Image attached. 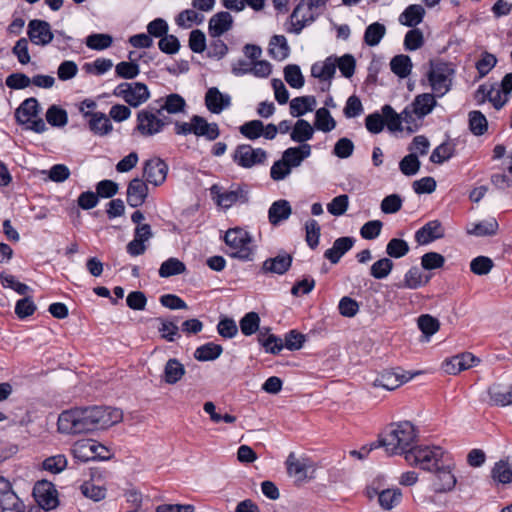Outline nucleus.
<instances>
[{
	"instance_id": "nucleus-12",
	"label": "nucleus",
	"mask_w": 512,
	"mask_h": 512,
	"mask_svg": "<svg viewBox=\"0 0 512 512\" xmlns=\"http://www.w3.org/2000/svg\"><path fill=\"white\" fill-rule=\"evenodd\" d=\"M25 511V504L13 491L10 481L0 476V512Z\"/></svg>"
},
{
	"instance_id": "nucleus-59",
	"label": "nucleus",
	"mask_w": 512,
	"mask_h": 512,
	"mask_svg": "<svg viewBox=\"0 0 512 512\" xmlns=\"http://www.w3.org/2000/svg\"><path fill=\"white\" fill-rule=\"evenodd\" d=\"M393 266L391 259L381 258L372 264L370 274L375 279H384L391 273Z\"/></svg>"
},
{
	"instance_id": "nucleus-21",
	"label": "nucleus",
	"mask_w": 512,
	"mask_h": 512,
	"mask_svg": "<svg viewBox=\"0 0 512 512\" xmlns=\"http://www.w3.org/2000/svg\"><path fill=\"white\" fill-rule=\"evenodd\" d=\"M127 203L133 208L144 204L148 197V186L140 178H133L127 186Z\"/></svg>"
},
{
	"instance_id": "nucleus-10",
	"label": "nucleus",
	"mask_w": 512,
	"mask_h": 512,
	"mask_svg": "<svg viewBox=\"0 0 512 512\" xmlns=\"http://www.w3.org/2000/svg\"><path fill=\"white\" fill-rule=\"evenodd\" d=\"M210 191L216 203L224 209H228L234 204H245L249 200L248 190L242 185H233L225 191H222L219 186L213 185Z\"/></svg>"
},
{
	"instance_id": "nucleus-20",
	"label": "nucleus",
	"mask_w": 512,
	"mask_h": 512,
	"mask_svg": "<svg viewBox=\"0 0 512 512\" xmlns=\"http://www.w3.org/2000/svg\"><path fill=\"white\" fill-rule=\"evenodd\" d=\"M155 103L157 106L155 107V111L158 115L163 116V112H167L168 114H179L185 112L186 109V101L185 99L177 94L172 93L165 97H161L156 100Z\"/></svg>"
},
{
	"instance_id": "nucleus-7",
	"label": "nucleus",
	"mask_w": 512,
	"mask_h": 512,
	"mask_svg": "<svg viewBox=\"0 0 512 512\" xmlns=\"http://www.w3.org/2000/svg\"><path fill=\"white\" fill-rule=\"evenodd\" d=\"M311 4V0H301L297 4L290 15L286 28L287 32L298 35L306 26L315 21L317 15L314 13V8L321 7L322 5Z\"/></svg>"
},
{
	"instance_id": "nucleus-49",
	"label": "nucleus",
	"mask_w": 512,
	"mask_h": 512,
	"mask_svg": "<svg viewBox=\"0 0 512 512\" xmlns=\"http://www.w3.org/2000/svg\"><path fill=\"white\" fill-rule=\"evenodd\" d=\"M386 33V28L383 24L375 22L370 24L364 33V41L368 46H376L380 43Z\"/></svg>"
},
{
	"instance_id": "nucleus-2",
	"label": "nucleus",
	"mask_w": 512,
	"mask_h": 512,
	"mask_svg": "<svg viewBox=\"0 0 512 512\" xmlns=\"http://www.w3.org/2000/svg\"><path fill=\"white\" fill-rule=\"evenodd\" d=\"M417 439L415 426L409 421H402L391 424L379 438V445L385 448L390 455L404 454Z\"/></svg>"
},
{
	"instance_id": "nucleus-34",
	"label": "nucleus",
	"mask_w": 512,
	"mask_h": 512,
	"mask_svg": "<svg viewBox=\"0 0 512 512\" xmlns=\"http://www.w3.org/2000/svg\"><path fill=\"white\" fill-rule=\"evenodd\" d=\"M336 72V61L334 56L326 58L323 62L314 63L311 67V75L320 81L331 82Z\"/></svg>"
},
{
	"instance_id": "nucleus-17",
	"label": "nucleus",
	"mask_w": 512,
	"mask_h": 512,
	"mask_svg": "<svg viewBox=\"0 0 512 512\" xmlns=\"http://www.w3.org/2000/svg\"><path fill=\"white\" fill-rule=\"evenodd\" d=\"M435 472L436 479L433 483L436 493H447L455 488L457 483L455 475L452 473V466L444 461Z\"/></svg>"
},
{
	"instance_id": "nucleus-38",
	"label": "nucleus",
	"mask_w": 512,
	"mask_h": 512,
	"mask_svg": "<svg viewBox=\"0 0 512 512\" xmlns=\"http://www.w3.org/2000/svg\"><path fill=\"white\" fill-rule=\"evenodd\" d=\"M269 54L278 61H282L289 56L290 47L287 43L285 36L274 35L269 42Z\"/></svg>"
},
{
	"instance_id": "nucleus-45",
	"label": "nucleus",
	"mask_w": 512,
	"mask_h": 512,
	"mask_svg": "<svg viewBox=\"0 0 512 512\" xmlns=\"http://www.w3.org/2000/svg\"><path fill=\"white\" fill-rule=\"evenodd\" d=\"M492 478L501 484H508L512 482V465L507 461L500 460L495 463L491 471Z\"/></svg>"
},
{
	"instance_id": "nucleus-1",
	"label": "nucleus",
	"mask_w": 512,
	"mask_h": 512,
	"mask_svg": "<svg viewBox=\"0 0 512 512\" xmlns=\"http://www.w3.org/2000/svg\"><path fill=\"white\" fill-rule=\"evenodd\" d=\"M123 418L120 409L104 406L80 407L63 411L57 421L58 431L64 434H81L107 429Z\"/></svg>"
},
{
	"instance_id": "nucleus-44",
	"label": "nucleus",
	"mask_w": 512,
	"mask_h": 512,
	"mask_svg": "<svg viewBox=\"0 0 512 512\" xmlns=\"http://www.w3.org/2000/svg\"><path fill=\"white\" fill-rule=\"evenodd\" d=\"M497 230L498 223L496 219L492 218L472 224L471 227L467 228V233L475 236H490L496 234Z\"/></svg>"
},
{
	"instance_id": "nucleus-3",
	"label": "nucleus",
	"mask_w": 512,
	"mask_h": 512,
	"mask_svg": "<svg viewBox=\"0 0 512 512\" xmlns=\"http://www.w3.org/2000/svg\"><path fill=\"white\" fill-rule=\"evenodd\" d=\"M445 451L439 446H415L406 452V461L421 469L433 472L445 460Z\"/></svg>"
},
{
	"instance_id": "nucleus-61",
	"label": "nucleus",
	"mask_w": 512,
	"mask_h": 512,
	"mask_svg": "<svg viewBox=\"0 0 512 512\" xmlns=\"http://www.w3.org/2000/svg\"><path fill=\"white\" fill-rule=\"evenodd\" d=\"M305 240L311 249H315L319 244L321 228L318 222L314 219H309L305 223Z\"/></svg>"
},
{
	"instance_id": "nucleus-63",
	"label": "nucleus",
	"mask_w": 512,
	"mask_h": 512,
	"mask_svg": "<svg viewBox=\"0 0 512 512\" xmlns=\"http://www.w3.org/2000/svg\"><path fill=\"white\" fill-rule=\"evenodd\" d=\"M336 68L338 67L345 78H351L355 72L356 61L351 54H345L341 57H334Z\"/></svg>"
},
{
	"instance_id": "nucleus-28",
	"label": "nucleus",
	"mask_w": 512,
	"mask_h": 512,
	"mask_svg": "<svg viewBox=\"0 0 512 512\" xmlns=\"http://www.w3.org/2000/svg\"><path fill=\"white\" fill-rule=\"evenodd\" d=\"M311 155V146L309 144H302L298 147H290L282 154V159L287 164L289 169L298 167L302 161Z\"/></svg>"
},
{
	"instance_id": "nucleus-25",
	"label": "nucleus",
	"mask_w": 512,
	"mask_h": 512,
	"mask_svg": "<svg viewBox=\"0 0 512 512\" xmlns=\"http://www.w3.org/2000/svg\"><path fill=\"white\" fill-rule=\"evenodd\" d=\"M193 134L197 137H204L208 141L217 139L220 130L217 123H208L207 120L199 115L192 116Z\"/></svg>"
},
{
	"instance_id": "nucleus-27",
	"label": "nucleus",
	"mask_w": 512,
	"mask_h": 512,
	"mask_svg": "<svg viewBox=\"0 0 512 512\" xmlns=\"http://www.w3.org/2000/svg\"><path fill=\"white\" fill-rule=\"evenodd\" d=\"M292 260V256L287 253L279 254L273 258H268L263 262L262 272L282 275L289 270Z\"/></svg>"
},
{
	"instance_id": "nucleus-55",
	"label": "nucleus",
	"mask_w": 512,
	"mask_h": 512,
	"mask_svg": "<svg viewBox=\"0 0 512 512\" xmlns=\"http://www.w3.org/2000/svg\"><path fill=\"white\" fill-rule=\"evenodd\" d=\"M421 163L418 155L414 152L409 153L399 162V169L405 176H413L418 173Z\"/></svg>"
},
{
	"instance_id": "nucleus-53",
	"label": "nucleus",
	"mask_w": 512,
	"mask_h": 512,
	"mask_svg": "<svg viewBox=\"0 0 512 512\" xmlns=\"http://www.w3.org/2000/svg\"><path fill=\"white\" fill-rule=\"evenodd\" d=\"M284 79L295 89H300L304 85V76L300 67L296 64H289L284 68Z\"/></svg>"
},
{
	"instance_id": "nucleus-22",
	"label": "nucleus",
	"mask_w": 512,
	"mask_h": 512,
	"mask_svg": "<svg viewBox=\"0 0 512 512\" xmlns=\"http://www.w3.org/2000/svg\"><path fill=\"white\" fill-rule=\"evenodd\" d=\"M205 105L211 113L220 114L231 105V98L221 93L218 88L211 87L205 94Z\"/></svg>"
},
{
	"instance_id": "nucleus-29",
	"label": "nucleus",
	"mask_w": 512,
	"mask_h": 512,
	"mask_svg": "<svg viewBox=\"0 0 512 512\" xmlns=\"http://www.w3.org/2000/svg\"><path fill=\"white\" fill-rule=\"evenodd\" d=\"M292 214V207L287 200L280 199L272 203L268 210V219L271 225L277 226L287 220Z\"/></svg>"
},
{
	"instance_id": "nucleus-19",
	"label": "nucleus",
	"mask_w": 512,
	"mask_h": 512,
	"mask_svg": "<svg viewBox=\"0 0 512 512\" xmlns=\"http://www.w3.org/2000/svg\"><path fill=\"white\" fill-rule=\"evenodd\" d=\"M445 230L439 220H431L415 232V241L419 245H427L443 238Z\"/></svg>"
},
{
	"instance_id": "nucleus-33",
	"label": "nucleus",
	"mask_w": 512,
	"mask_h": 512,
	"mask_svg": "<svg viewBox=\"0 0 512 512\" xmlns=\"http://www.w3.org/2000/svg\"><path fill=\"white\" fill-rule=\"evenodd\" d=\"M425 9L419 4L409 5L400 15L398 21L401 25L416 28L423 21Z\"/></svg>"
},
{
	"instance_id": "nucleus-43",
	"label": "nucleus",
	"mask_w": 512,
	"mask_h": 512,
	"mask_svg": "<svg viewBox=\"0 0 512 512\" xmlns=\"http://www.w3.org/2000/svg\"><path fill=\"white\" fill-rule=\"evenodd\" d=\"M385 124L391 132L402 131V122H404L403 111L398 114L390 105H384L381 109Z\"/></svg>"
},
{
	"instance_id": "nucleus-35",
	"label": "nucleus",
	"mask_w": 512,
	"mask_h": 512,
	"mask_svg": "<svg viewBox=\"0 0 512 512\" xmlns=\"http://www.w3.org/2000/svg\"><path fill=\"white\" fill-rule=\"evenodd\" d=\"M258 342L267 353L271 354H278L284 348L283 340L274 334H270L269 328L259 330Z\"/></svg>"
},
{
	"instance_id": "nucleus-36",
	"label": "nucleus",
	"mask_w": 512,
	"mask_h": 512,
	"mask_svg": "<svg viewBox=\"0 0 512 512\" xmlns=\"http://www.w3.org/2000/svg\"><path fill=\"white\" fill-rule=\"evenodd\" d=\"M272 66L266 60H259L252 63V67L239 68L232 66V73L236 76L253 74L256 77L265 78L271 74Z\"/></svg>"
},
{
	"instance_id": "nucleus-52",
	"label": "nucleus",
	"mask_w": 512,
	"mask_h": 512,
	"mask_svg": "<svg viewBox=\"0 0 512 512\" xmlns=\"http://www.w3.org/2000/svg\"><path fill=\"white\" fill-rule=\"evenodd\" d=\"M401 498L402 493L400 489H386L380 492L378 501L382 508L390 510L400 503Z\"/></svg>"
},
{
	"instance_id": "nucleus-57",
	"label": "nucleus",
	"mask_w": 512,
	"mask_h": 512,
	"mask_svg": "<svg viewBox=\"0 0 512 512\" xmlns=\"http://www.w3.org/2000/svg\"><path fill=\"white\" fill-rule=\"evenodd\" d=\"M418 327L428 341L430 336L435 334L440 327L439 321L431 315L425 314L418 318Z\"/></svg>"
},
{
	"instance_id": "nucleus-64",
	"label": "nucleus",
	"mask_w": 512,
	"mask_h": 512,
	"mask_svg": "<svg viewBox=\"0 0 512 512\" xmlns=\"http://www.w3.org/2000/svg\"><path fill=\"white\" fill-rule=\"evenodd\" d=\"M408 252L409 245L403 239L392 238L386 246V253L393 258H401L405 256Z\"/></svg>"
},
{
	"instance_id": "nucleus-26",
	"label": "nucleus",
	"mask_w": 512,
	"mask_h": 512,
	"mask_svg": "<svg viewBox=\"0 0 512 512\" xmlns=\"http://www.w3.org/2000/svg\"><path fill=\"white\" fill-rule=\"evenodd\" d=\"M354 243L355 239L353 237L345 236L337 238L333 246L325 251L324 257L332 264H337L341 257L354 246Z\"/></svg>"
},
{
	"instance_id": "nucleus-58",
	"label": "nucleus",
	"mask_w": 512,
	"mask_h": 512,
	"mask_svg": "<svg viewBox=\"0 0 512 512\" xmlns=\"http://www.w3.org/2000/svg\"><path fill=\"white\" fill-rule=\"evenodd\" d=\"M117 77L122 79H134L140 73V67L135 61H122L115 66Z\"/></svg>"
},
{
	"instance_id": "nucleus-16",
	"label": "nucleus",
	"mask_w": 512,
	"mask_h": 512,
	"mask_svg": "<svg viewBox=\"0 0 512 512\" xmlns=\"http://www.w3.org/2000/svg\"><path fill=\"white\" fill-rule=\"evenodd\" d=\"M475 98L479 102L489 100L496 109H500L509 100V95L498 84H484L477 89Z\"/></svg>"
},
{
	"instance_id": "nucleus-11",
	"label": "nucleus",
	"mask_w": 512,
	"mask_h": 512,
	"mask_svg": "<svg viewBox=\"0 0 512 512\" xmlns=\"http://www.w3.org/2000/svg\"><path fill=\"white\" fill-rule=\"evenodd\" d=\"M233 161L240 167L250 169L267 161V152L262 148H253L249 144L238 145L232 155Z\"/></svg>"
},
{
	"instance_id": "nucleus-32",
	"label": "nucleus",
	"mask_w": 512,
	"mask_h": 512,
	"mask_svg": "<svg viewBox=\"0 0 512 512\" xmlns=\"http://www.w3.org/2000/svg\"><path fill=\"white\" fill-rule=\"evenodd\" d=\"M39 113V103L35 98L24 100L15 111L16 121L21 124H28L31 119L37 117Z\"/></svg>"
},
{
	"instance_id": "nucleus-24",
	"label": "nucleus",
	"mask_w": 512,
	"mask_h": 512,
	"mask_svg": "<svg viewBox=\"0 0 512 512\" xmlns=\"http://www.w3.org/2000/svg\"><path fill=\"white\" fill-rule=\"evenodd\" d=\"M233 18L230 13L222 11L213 15L208 23L209 35L213 38H219L225 32L232 28Z\"/></svg>"
},
{
	"instance_id": "nucleus-54",
	"label": "nucleus",
	"mask_w": 512,
	"mask_h": 512,
	"mask_svg": "<svg viewBox=\"0 0 512 512\" xmlns=\"http://www.w3.org/2000/svg\"><path fill=\"white\" fill-rule=\"evenodd\" d=\"M47 122L54 127H64L68 122L66 110L57 105H52L46 112Z\"/></svg>"
},
{
	"instance_id": "nucleus-39",
	"label": "nucleus",
	"mask_w": 512,
	"mask_h": 512,
	"mask_svg": "<svg viewBox=\"0 0 512 512\" xmlns=\"http://www.w3.org/2000/svg\"><path fill=\"white\" fill-rule=\"evenodd\" d=\"M316 106L314 96H300L290 101V114L293 117H300L310 112Z\"/></svg>"
},
{
	"instance_id": "nucleus-42",
	"label": "nucleus",
	"mask_w": 512,
	"mask_h": 512,
	"mask_svg": "<svg viewBox=\"0 0 512 512\" xmlns=\"http://www.w3.org/2000/svg\"><path fill=\"white\" fill-rule=\"evenodd\" d=\"M412 61L408 55L394 56L390 61L391 71L400 78H406L412 70Z\"/></svg>"
},
{
	"instance_id": "nucleus-37",
	"label": "nucleus",
	"mask_w": 512,
	"mask_h": 512,
	"mask_svg": "<svg viewBox=\"0 0 512 512\" xmlns=\"http://www.w3.org/2000/svg\"><path fill=\"white\" fill-rule=\"evenodd\" d=\"M185 375V368L182 363L176 358L169 359L164 367L163 380L169 385H174L179 382Z\"/></svg>"
},
{
	"instance_id": "nucleus-48",
	"label": "nucleus",
	"mask_w": 512,
	"mask_h": 512,
	"mask_svg": "<svg viewBox=\"0 0 512 512\" xmlns=\"http://www.w3.org/2000/svg\"><path fill=\"white\" fill-rule=\"evenodd\" d=\"M314 126L320 131L330 132L336 127V122L331 116L329 110L322 107L319 108L315 113Z\"/></svg>"
},
{
	"instance_id": "nucleus-8",
	"label": "nucleus",
	"mask_w": 512,
	"mask_h": 512,
	"mask_svg": "<svg viewBox=\"0 0 512 512\" xmlns=\"http://www.w3.org/2000/svg\"><path fill=\"white\" fill-rule=\"evenodd\" d=\"M170 123L166 116L158 115L155 108L143 109L137 114L136 129L143 136H153L160 133Z\"/></svg>"
},
{
	"instance_id": "nucleus-5",
	"label": "nucleus",
	"mask_w": 512,
	"mask_h": 512,
	"mask_svg": "<svg viewBox=\"0 0 512 512\" xmlns=\"http://www.w3.org/2000/svg\"><path fill=\"white\" fill-rule=\"evenodd\" d=\"M224 240L229 247L228 254L232 258H237L242 261L252 260V238L246 230L242 228L229 229L225 234Z\"/></svg>"
},
{
	"instance_id": "nucleus-4",
	"label": "nucleus",
	"mask_w": 512,
	"mask_h": 512,
	"mask_svg": "<svg viewBox=\"0 0 512 512\" xmlns=\"http://www.w3.org/2000/svg\"><path fill=\"white\" fill-rule=\"evenodd\" d=\"M435 94L423 93L417 95L413 102L403 110L404 123L409 132H414L417 128V120L424 118L430 114L437 102Z\"/></svg>"
},
{
	"instance_id": "nucleus-51",
	"label": "nucleus",
	"mask_w": 512,
	"mask_h": 512,
	"mask_svg": "<svg viewBox=\"0 0 512 512\" xmlns=\"http://www.w3.org/2000/svg\"><path fill=\"white\" fill-rule=\"evenodd\" d=\"M239 132L249 140H256L262 136L264 124L261 120L247 121L239 127Z\"/></svg>"
},
{
	"instance_id": "nucleus-56",
	"label": "nucleus",
	"mask_w": 512,
	"mask_h": 512,
	"mask_svg": "<svg viewBox=\"0 0 512 512\" xmlns=\"http://www.w3.org/2000/svg\"><path fill=\"white\" fill-rule=\"evenodd\" d=\"M423 32L418 28L410 29L404 37V48L406 51H416L424 45Z\"/></svg>"
},
{
	"instance_id": "nucleus-60",
	"label": "nucleus",
	"mask_w": 512,
	"mask_h": 512,
	"mask_svg": "<svg viewBox=\"0 0 512 512\" xmlns=\"http://www.w3.org/2000/svg\"><path fill=\"white\" fill-rule=\"evenodd\" d=\"M113 39L109 34L95 33L86 38V45L93 50H104L112 45Z\"/></svg>"
},
{
	"instance_id": "nucleus-46",
	"label": "nucleus",
	"mask_w": 512,
	"mask_h": 512,
	"mask_svg": "<svg viewBox=\"0 0 512 512\" xmlns=\"http://www.w3.org/2000/svg\"><path fill=\"white\" fill-rule=\"evenodd\" d=\"M186 270L185 264L177 258H169L164 261L159 268V276L168 278L174 275L184 273Z\"/></svg>"
},
{
	"instance_id": "nucleus-9",
	"label": "nucleus",
	"mask_w": 512,
	"mask_h": 512,
	"mask_svg": "<svg viewBox=\"0 0 512 512\" xmlns=\"http://www.w3.org/2000/svg\"><path fill=\"white\" fill-rule=\"evenodd\" d=\"M113 94L122 98L128 105L138 107L150 97L148 87L141 82H123L113 91Z\"/></svg>"
},
{
	"instance_id": "nucleus-13",
	"label": "nucleus",
	"mask_w": 512,
	"mask_h": 512,
	"mask_svg": "<svg viewBox=\"0 0 512 512\" xmlns=\"http://www.w3.org/2000/svg\"><path fill=\"white\" fill-rule=\"evenodd\" d=\"M33 496L36 502L45 510H52L59 504L58 493L55 486L47 481H38L33 488Z\"/></svg>"
},
{
	"instance_id": "nucleus-40",
	"label": "nucleus",
	"mask_w": 512,
	"mask_h": 512,
	"mask_svg": "<svg viewBox=\"0 0 512 512\" xmlns=\"http://www.w3.org/2000/svg\"><path fill=\"white\" fill-rule=\"evenodd\" d=\"M313 134L314 128L311 124L304 119H299L292 129L290 137L294 142L301 143L302 145L306 144V141L312 139Z\"/></svg>"
},
{
	"instance_id": "nucleus-30",
	"label": "nucleus",
	"mask_w": 512,
	"mask_h": 512,
	"mask_svg": "<svg viewBox=\"0 0 512 512\" xmlns=\"http://www.w3.org/2000/svg\"><path fill=\"white\" fill-rule=\"evenodd\" d=\"M412 378V375L406 376L405 374H399L393 371H386L377 377L373 385L375 387H382L386 390H394L403 383H406Z\"/></svg>"
},
{
	"instance_id": "nucleus-50",
	"label": "nucleus",
	"mask_w": 512,
	"mask_h": 512,
	"mask_svg": "<svg viewBox=\"0 0 512 512\" xmlns=\"http://www.w3.org/2000/svg\"><path fill=\"white\" fill-rule=\"evenodd\" d=\"M455 145L450 142H444L437 146L430 155V161L435 164H442L453 157Z\"/></svg>"
},
{
	"instance_id": "nucleus-47",
	"label": "nucleus",
	"mask_w": 512,
	"mask_h": 512,
	"mask_svg": "<svg viewBox=\"0 0 512 512\" xmlns=\"http://www.w3.org/2000/svg\"><path fill=\"white\" fill-rule=\"evenodd\" d=\"M156 321L159 323L158 331L161 334V338L166 341L173 342L177 337H179V327L177 326L176 321L162 317L156 318Z\"/></svg>"
},
{
	"instance_id": "nucleus-18",
	"label": "nucleus",
	"mask_w": 512,
	"mask_h": 512,
	"mask_svg": "<svg viewBox=\"0 0 512 512\" xmlns=\"http://www.w3.org/2000/svg\"><path fill=\"white\" fill-rule=\"evenodd\" d=\"M479 359L475 357L472 353L465 352L458 354L456 356L451 357L450 359H446L443 362V369L446 373L451 375H456L464 370H467L477 363H479Z\"/></svg>"
},
{
	"instance_id": "nucleus-6",
	"label": "nucleus",
	"mask_w": 512,
	"mask_h": 512,
	"mask_svg": "<svg viewBox=\"0 0 512 512\" xmlns=\"http://www.w3.org/2000/svg\"><path fill=\"white\" fill-rule=\"evenodd\" d=\"M454 73L455 71L449 63H431L428 72V81L437 97L444 96L451 89Z\"/></svg>"
},
{
	"instance_id": "nucleus-62",
	"label": "nucleus",
	"mask_w": 512,
	"mask_h": 512,
	"mask_svg": "<svg viewBox=\"0 0 512 512\" xmlns=\"http://www.w3.org/2000/svg\"><path fill=\"white\" fill-rule=\"evenodd\" d=\"M260 317L256 312H249L240 320V329L245 336L254 334L259 329Z\"/></svg>"
},
{
	"instance_id": "nucleus-15",
	"label": "nucleus",
	"mask_w": 512,
	"mask_h": 512,
	"mask_svg": "<svg viewBox=\"0 0 512 512\" xmlns=\"http://www.w3.org/2000/svg\"><path fill=\"white\" fill-rule=\"evenodd\" d=\"M27 35L29 40L38 46H46L50 44L54 38L50 24L40 19H33L28 23Z\"/></svg>"
},
{
	"instance_id": "nucleus-41",
	"label": "nucleus",
	"mask_w": 512,
	"mask_h": 512,
	"mask_svg": "<svg viewBox=\"0 0 512 512\" xmlns=\"http://www.w3.org/2000/svg\"><path fill=\"white\" fill-rule=\"evenodd\" d=\"M223 352V348L219 344L213 342L206 343L196 348L194 357L198 361H213L217 359Z\"/></svg>"
},
{
	"instance_id": "nucleus-14",
	"label": "nucleus",
	"mask_w": 512,
	"mask_h": 512,
	"mask_svg": "<svg viewBox=\"0 0 512 512\" xmlns=\"http://www.w3.org/2000/svg\"><path fill=\"white\" fill-rule=\"evenodd\" d=\"M168 165L158 157L148 159L143 164V178L154 186L162 185L167 177Z\"/></svg>"
},
{
	"instance_id": "nucleus-23",
	"label": "nucleus",
	"mask_w": 512,
	"mask_h": 512,
	"mask_svg": "<svg viewBox=\"0 0 512 512\" xmlns=\"http://www.w3.org/2000/svg\"><path fill=\"white\" fill-rule=\"evenodd\" d=\"M91 132L98 136H105L112 131V123L109 117L102 112H85Z\"/></svg>"
},
{
	"instance_id": "nucleus-31",
	"label": "nucleus",
	"mask_w": 512,
	"mask_h": 512,
	"mask_svg": "<svg viewBox=\"0 0 512 512\" xmlns=\"http://www.w3.org/2000/svg\"><path fill=\"white\" fill-rule=\"evenodd\" d=\"M490 402L496 406L512 405V385L493 384L488 388Z\"/></svg>"
}]
</instances>
